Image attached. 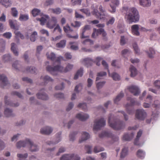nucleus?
Returning a JSON list of instances; mask_svg holds the SVG:
<instances>
[{
	"instance_id": "b1692460",
	"label": "nucleus",
	"mask_w": 160,
	"mask_h": 160,
	"mask_svg": "<svg viewBox=\"0 0 160 160\" xmlns=\"http://www.w3.org/2000/svg\"><path fill=\"white\" fill-rule=\"evenodd\" d=\"M37 96L38 98L43 100H47L48 99V96L43 92L37 93Z\"/></svg>"
},
{
	"instance_id": "ea45409f",
	"label": "nucleus",
	"mask_w": 160,
	"mask_h": 160,
	"mask_svg": "<svg viewBox=\"0 0 160 160\" xmlns=\"http://www.w3.org/2000/svg\"><path fill=\"white\" fill-rule=\"evenodd\" d=\"M128 154V148H124L122 150L121 154L120 157L121 158H124Z\"/></svg>"
},
{
	"instance_id": "cd10ccee",
	"label": "nucleus",
	"mask_w": 160,
	"mask_h": 160,
	"mask_svg": "<svg viewBox=\"0 0 160 160\" xmlns=\"http://www.w3.org/2000/svg\"><path fill=\"white\" fill-rule=\"evenodd\" d=\"M83 74V69L81 68L76 73L74 76V79L75 80L77 79L78 77H82Z\"/></svg>"
},
{
	"instance_id": "a878e982",
	"label": "nucleus",
	"mask_w": 160,
	"mask_h": 160,
	"mask_svg": "<svg viewBox=\"0 0 160 160\" xmlns=\"http://www.w3.org/2000/svg\"><path fill=\"white\" fill-rule=\"evenodd\" d=\"M129 70L131 72V77H135L137 74V70L135 67L132 65H131Z\"/></svg>"
},
{
	"instance_id": "9b49d317",
	"label": "nucleus",
	"mask_w": 160,
	"mask_h": 160,
	"mask_svg": "<svg viewBox=\"0 0 160 160\" xmlns=\"http://www.w3.org/2000/svg\"><path fill=\"white\" fill-rule=\"evenodd\" d=\"M92 13L93 15H95L96 17L102 20H105L106 17H107V15L106 14L105 12L102 13V14L98 12V11L97 9H94L92 11Z\"/></svg>"
},
{
	"instance_id": "de8ad7c7",
	"label": "nucleus",
	"mask_w": 160,
	"mask_h": 160,
	"mask_svg": "<svg viewBox=\"0 0 160 160\" xmlns=\"http://www.w3.org/2000/svg\"><path fill=\"white\" fill-rule=\"evenodd\" d=\"M37 36V33L36 32L34 31L31 34L30 37V39L32 42H34L36 40V38Z\"/></svg>"
},
{
	"instance_id": "603ef678",
	"label": "nucleus",
	"mask_w": 160,
	"mask_h": 160,
	"mask_svg": "<svg viewBox=\"0 0 160 160\" xmlns=\"http://www.w3.org/2000/svg\"><path fill=\"white\" fill-rule=\"evenodd\" d=\"M81 25V23L78 21H75L74 23H71V26L76 28H78Z\"/></svg>"
},
{
	"instance_id": "f03ea898",
	"label": "nucleus",
	"mask_w": 160,
	"mask_h": 160,
	"mask_svg": "<svg viewBox=\"0 0 160 160\" xmlns=\"http://www.w3.org/2000/svg\"><path fill=\"white\" fill-rule=\"evenodd\" d=\"M109 126L115 130H120L124 128L125 123L115 118L113 116L110 114L108 118Z\"/></svg>"
},
{
	"instance_id": "393cba45",
	"label": "nucleus",
	"mask_w": 160,
	"mask_h": 160,
	"mask_svg": "<svg viewBox=\"0 0 160 160\" xmlns=\"http://www.w3.org/2000/svg\"><path fill=\"white\" fill-rule=\"evenodd\" d=\"M8 99V97L7 96H5L4 98L5 103V104L6 105H9L12 107H17L19 106V103L17 102L16 103H12L7 100Z\"/></svg>"
},
{
	"instance_id": "0eeeda50",
	"label": "nucleus",
	"mask_w": 160,
	"mask_h": 160,
	"mask_svg": "<svg viewBox=\"0 0 160 160\" xmlns=\"http://www.w3.org/2000/svg\"><path fill=\"white\" fill-rule=\"evenodd\" d=\"M147 116V113L143 109H137L136 112L135 117L140 120H144Z\"/></svg>"
},
{
	"instance_id": "774afa93",
	"label": "nucleus",
	"mask_w": 160,
	"mask_h": 160,
	"mask_svg": "<svg viewBox=\"0 0 160 160\" xmlns=\"http://www.w3.org/2000/svg\"><path fill=\"white\" fill-rule=\"evenodd\" d=\"M74 42H69V44L71 45V49L74 50H76L78 49V47L77 45H72Z\"/></svg>"
},
{
	"instance_id": "79ce46f5",
	"label": "nucleus",
	"mask_w": 160,
	"mask_h": 160,
	"mask_svg": "<svg viewBox=\"0 0 160 160\" xmlns=\"http://www.w3.org/2000/svg\"><path fill=\"white\" fill-rule=\"evenodd\" d=\"M66 43V40H62L59 43H58L56 44V47L58 48L64 47L65 46Z\"/></svg>"
},
{
	"instance_id": "4d7b16f0",
	"label": "nucleus",
	"mask_w": 160,
	"mask_h": 160,
	"mask_svg": "<svg viewBox=\"0 0 160 160\" xmlns=\"http://www.w3.org/2000/svg\"><path fill=\"white\" fill-rule=\"evenodd\" d=\"M105 83V82L103 81L98 83L96 84V87L98 89L101 88Z\"/></svg>"
},
{
	"instance_id": "7c9ffc66",
	"label": "nucleus",
	"mask_w": 160,
	"mask_h": 160,
	"mask_svg": "<svg viewBox=\"0 0 160 160\" xmlns=\"http://www.w3.org/2000/svg\"><path fill=\"white\" fill-rule=\"evenodd\" d=\"M0 3L6 7H9L11 4V1L9 0H0Z\"/></svg>"
},
{
	"instance_id": "2eb2a0df",
	"label": "nucleus",
	"mask_w": 160,
	"mask_h": 160,
	"mask_svg": "<svg viewBox=\"0 0 160 160\" xmlns=\"http://www.w3.org/2000/svg\"><path fill=\"white\" fill-rule=\"evenodd\" d=\"M81 62L82 64L87 67L92 66L94 63L93 62L92 60L88 58L84 59Z\"/></svg>"
},
{
	"instance_id": "412c9836",
	"label": "nucleus",
	"mask_w": 160,
	"mask_h": 160,
	"mask_svg": "<svg viewBox=\"0 0 160 160\" xmlns=\"http://www.w3.org/2000/svg\"><path fill=\"white\" fill-rule=\"evenodd\" d=\"M89 138L90 135L88 133L86 132H83L82 134V137L79 139V142L81 143L82 142L87 140Z\"/></svg>"
},
{
	"instance_id": "20e7f679",
	"label": "nucleus",
	"mask_w": 160,
	"mask_h": 160,
	"mask_svg": "<svg viewBox=\"0 0 160 160\" xmlns=\"http://www.w3.org/2000/svg\"><path fill=\"white\" fill-rule=\"evenodd\" d=\"M16 146L18 148L26 146L30 147V150L31 152H35L38 150V146L33 144V142L28 139H26L25 141H19L17 143Z\"/></svg>"
},
{
	"instance_id": "c85d7f7f",
	"label": "nucleus",
	"mask_w": 160,
	"mask_h": 160,
	"mask_svg": "<svg viewBox=\"0 0 160 160\" xmlns=\"http://www.w3.org/2000/svg\"><path fill=\"white\" fill-rule=\"evenodd\" d=\"M136 155L138 157L142 159L145 157V153L142 150L139 149L137 152Z\"/></svg>"
},
{
	"instance_id": "69168bd1",
	"label": "nucleus",
	"mask_w": 160,
	"mask_h": 160,
	"mask_svg": "<svg viewBox=\"0 0 160 160\" xmlns=\"http://www.w3.org/2000/svg\"><path fill=\"white\" fill-rule=\"evenodd\" d=\"M154 84L156 88L158 89H160V80H156L154 82Z\"/></svg>"
},
{
	"instance_id": "09e8293b",
	"label": "nucleus",
	"mask_w": 160,
	"mask_h": 160,
	"mask_svg": "<svg viewBox=\"0 0 160 160\" xmlns=\"http://www.w3.org/2000/svg\"><path fill=\"white\" fill-rule=\"evenodd\" d=\"M98 31L99 32V35L102 34V36L103 37L106 36L107 33L104 29L102 28L98 29Z\"/></svg>"
},
{
	"instance_id": "4468645a",
	"label": "nucleus",
	"mask_w": 160,
	"mask_h": 160,
	"mask_svg": "<svg viewBox=\"0 0 160 160\" xmlns=\"http://www.w3.org/2000/svg\"><path fill=\"white\" fill-rule=\"evenodd\" d=\"M128 89L134 96L138 95L140 92L138 88L136 86H132L128 87Z\"/></svg>"
},
{
	"instance_id": "49530a36",
	"label": "nucleus",
	"mask_w": 160,
	"mask_h": 160,
	"mask_svg": "<svg viewBox=\"0 0 160 160\" xmlns=\"http://www.w3.org/2000/svg\"><path fill=\"white\" fill-rule=\"evenodd\" d=\"M11 58V56L9 54H5L2 57L3 61L4 62L9 61Z\"/></svg>"
},
{
	"instance_id": "bf43d9fd",
	"label": "nucleus",
	"mask_w": 160,
	"mask_h": 160,
	"mask_svg": "<svg viewBox=\"0 0 160 160\" xmlns=\"http://www.w3.org/2000/svg\"><path fill=\"white\" fill-rule=\"evenodd\" d=\"M98 29H93V32L92 33V38H96L98 36L99 34V32H98Z\"/></svg>"
},
{
	"instance_id": "0e129e2a",
	"label": "nucleus",
	"mask_w": 160,
	"mask_h": 160,
	"mask_svg": "<svg viewBox=\"0 0 160 160\" xmlns=\"http://www.w3.org/2000/svg\"><path fill=\"white\" fill-rule=\"evenodd\" d=\"M54 97L58 99L62 98H64V94L60 93H56L54 95Z\"/></svg>"
},
{
	"instance_id": "37998d69",
	"label": "nucleus",
	"mask_w": 160,
	"mask_h": 160,
	"mask_svg": "<svg viewBox=\"0 0 160 160\" xmlns=\"http://www.w3.org/2000/svg\"><path fill=\"white\" fill-rule=\"evenodd\" d=\"M107 73L106 72H98L97 74V77L96 78V81H97L99 80L100 78L99 77H103L106 75Z\"/></svg>"
},
{
	"instance_id": "e2e57ef3",
	"label": "nucleus",
	"mask_w": 160,
	"mask_h": 160,
	"mask_svg": "<svg viewBox=\"0 0 160 160\" xmlns=\"http://www.w3.org/2000/svg\"><path fill=\"white\" fill-rule=\"evenodd\" d=\"M133 47L136 53L139 54V50L138 48L137 45L136 43H134L133 45Z\"/></svg>"
},
{
	"instance_id": "c9c22d12",
	"label": "nucleus",
	"mask_w": 160,
	"mask_h": 160,
	"mask_svg": "<svg viewBox=\"0 0 160 160\" xmlns=\"http://www.w3.org/2000/svg\"><path fill=\"white\" fill-rule=\"evenodd\" d=\"M29 19L28 16L27 14H20L19 20L21 21H26Z\"/></svg>"
},
{
	"instance_id": "1a4fd4ad",
	"label": "nucleus",
	"mask_w": 160,
	"mask_h": 160,
	"mask_svg": "<svg viewBox=\"0 0 160 160\" xmlns=\"http://www.w3.org/2000/svg\"><path fill=\"white\" fill-rule=\"evenodd\" d=\"M102 64L106 69L108 70V75L109 76H111L113 79L115 81L118 80L120 79V77L119 75L115 72H113L112 74H110L109 71L108 69V64L104 60H103L102 62Z\"/></svg>"
},
{
	"instance_id": "e433bc0d",
	"label": "nucleus",
	"mask_w": 160,
	"mask_h": 160,
	"mask_svg": "<svg viewBox=\"0 0 160 160\" xmlns=\"http://www.w3.org/2000/svg\"><path fill=\"white\" fill-rule=\"evenodd\" d=\"M5 42L3 39L0 40V52H3L5 49Z\"/></svg>"
},
{
	"instance_id": "338daca9",
	"label": "nucleus",
	"mask_w": 160,
	"mask_h": 160,
	"mask_svg": "<svg viewBox=\"0 0 160 160\" xmlns=\"http://www.w3.org/2000/svg\"><path fill=\"white\" fill-rule=\"evenodd\" d=\"M77 134L76 132H73L70 133L69 135L70 140L71 141H73L75 139V135Z\"/></svg>"
},
{
	"instance_id": "dca6fc26",
	"label": "nucleus",
	"mask_w": 160,
	"mask_h": 160,
	"mask_svg": "<svg viewBox=\"0 0 160 160\" xmlns=\"http://www.w3.org/2000/svg\"><path fill=\"white\" fill-rule=\"evenodd\" d=\"M112 3L110 5L112 11V12H114L116 11V8L119 4V0H111Z\"/></svg>"
},
{
	"instance_id": "5fc2aeb1",
	"label": "nucleus",
	"mask_w": 160,
	"mask_h": 160,
	"mask_svg": "<svg viewBox=\"0 0 160 160\" xmlns=\"http://www.w3.org/2000/svg\"><path fill=\"white\" fill-rule=\"evenodd\" d=\"M78 107L79 108H81L84 110H86L87 108L86 104L85 103H80L78 106Z\"/></svg>"
},
{
	"instance_id": "423d86ee",
	"label": "nucleus",
	"mask_w": 160,
	"mask_h": 160,
	"mask_svg": "<svg viewBox=\"0 0 160 160\" xmlns=\"http://www.w3.org/2000/svg\"><path fill=\"white\" fill-rule=\"evenodd\" d=\"M93 129L98 130L105 126L106 121L103 118H101L99 119H96L94 122Z\"/></svg>"
},
{
	"instance_id": "ddd939ff",
	"label": "nucleus",
	"mask_w": 160,
	"mask_h": 160,
	"mask_svg": "<svg viewBox=\"0 0 160 160\" xmlns=\"http://www.w3.org/2000/svg\"><path fill=\"white\" fill-rule=\"evenodd\" d=\"M57 22V18L54 17H52L51 21L47 23V27L50 29H52L55 26Z\"/></svg>"
},
{
	"instance_id": "473e14b6",
	"label": "nucleus",
	"mask_w": 160,
	"mask_h": 160,
	"mask_svg": "<svg viewBox=\"0 0 160 160\" xmlns=\"http://www.w3.org/2000/svg\"><path fill=\"white\" fill-rule=\"evenodd\" d=\"M15 45L16 44L14 43H12L11 44V50L15 56H18V53L17 48L15 47Z\"/></svg>"
},
{
	"instance_id": "f257e3e1",
	"label": "nucleus",
	"mask_w": 160,
	"mask_h": 160,
	"mask_svg": "<svg viewBox=\"0 0 160 160\" xmlns=\"http://www.w3.org/2000/svg\"><path fill=\"white\" fill-rule=\"evenodd\" d=\"M73 68V65L68 64L65 68L60 65H57L54 67L49 65L46 67V69L52 74L54 75L57 74V72H67L72 70Z\"/></svg>"
},
{
	"instance_id": "58836bf2",
	"label": "nucleus",
	"mask_w": 160,
	"mask_h": 160,
	"mask_svg": "<svg viewBox=\"0 0 160 160\" xmlns=\"http://www.w3.org/2000/svg\"><path fill=\"white\" fill-rule=\"evenodd\" d=\"M124 94L123 93L121 92L114 99V102L115 103H117V102L120 100V99L123 97Z\"/></svg>"
},
{
	"instance_id": "c756f323",
	"label": "nucleus",
	"mask_w": 160,
	"mask_h": 160,
	"mask_svg": "<svg viewBox=\"0 0 160 160\" xmlns=\"http://www.w3.org/2000/svg\"><path fill=\"white\" fill-rule=\"evenodd\" d=\"M4 114L6 117H9L13 116L12 111L9 108H6L5 109Z\"/></svg>"
},
{
	"instance_id": "680f3d73",
	"label": "nucleus",
	"mask_w": 160,
	"mask_h": 160,
	"mask_svg": "<svg viewBox=\"0 0 160 160\" xmlns=\"http://www.w3.org/2000/svg\"><path fill=\"white\" fill-rule=\"evenodd\" d=\"M9 22L10 25L12 28L13 29H16V28L14 25L15 22H16L15 21H13L12 20H9Z\"/></svg>"
},
{
	"instance_id": "f3484780",
	"label": "nucleus",
	"mask_w": 160,
	"mask_h": 160,
	"mask_svg": "<svg viewBox=\"0 0 160 160\" xmlns=\"http://www.w3.org/2000/svg\"><path fill=\"white\" fill-rule=\"evenodd\" d=\"M76 117L80 120L83 121L88 119L89 116L86 114L79 113L76 115Z\"/></svg>"
},
{
	"instance_id": "8fccbe9b",
	"label": "nucleus",
	"mask_w": 160,
	"mask_h": 160,
	"mask_svg": "<svg viewBox=\"0 0 160 160\" xmlns=\"http://www.w3.org/2000/svg\"><path fill=\"white\" fill-rule=\"evenodd\" d=\"M61 134V132H59L57 134V139L58 140V141L56 142H55L54 143H53L52 141H49V142H48L47 144L48 145H51L52 144H56L57 143H58L61 140L60 138V136Z\"/></svg>"
},
{
	"instance_id": "864d4df0",
	"label": "nucleus",
	"mask_w": 160,
	"mask_h": 160,
	"mask_svg": "<svg viewBox=\"0 0 160 160\" xmlns=\"http://www.w3.org/2000/svg\"><path fill=\"white\" fill-rule=\"evenodd\" d=\"M80 11L85 13L87 16H89L90 15L91 13L90 11L87 9H82Z\"/></svg>"
},
{
	"instance_id": "a19ab883",
	"label": "nucleus",
	"mask_w": 160,
	"mask_h": 160,
	"mask_svg": "<svg viewBox=\"0 0 160 160\" xmlns=\"http://www.w3.org/2000/svg\"><path fill=\"white\" fill-rule=\"evenodd\" d=\"M36 69L33 67H30L27 68L24 72H29L32 73H34L36 72Z\"/></svg>"
},
{
	"instance_id": "aec40b11",
	"label": "nucleus",
	"mask_w": 160,
	"mask_h": 160,
	"mask_svg": "<svg viewBox=\"0 0 160 160\" xmlns=\"http://www.w3.org/2000/svg\"><path fill=\"white\" fill-rule=\"evenodd\" d=\"M40 79H42L44 82L43 83L41 84L42 85H45L48 82H52L53 80L50 77L47 75L44 77L41 76Z\"/></svg>"
},
{
	"instance_id": "72a5a7b5",
	"label": "nucleus",
	"mask_w": 160,
	"mask_h": 160,
	"mask_svg": "<svg viewBox=\"0 0 160 160\" xmlns=\"http://www.w3.org/2000/svg\"><path fill=\"white\" fill-rule=\"evenodd\" d=\"M149 58H152L153 57V55L155 54L154 50L152 48H149V51H146Z\"/></svg>"
},
{
	"instance_id": "a211bd4d",
	"label": "nucleus",
	"mask_w": 160,
	"mask_h": 160,
	"mask_svg": "<svg viewBox=\"0 0 160 160\" xmlns=\"http://www.w3.org/2000/svg\"><path fill=\"white\" fill-rule=\"evenodd\" d=\"M52 129L49 127H46L41 129V133L42 134L48 135L50 134L52 131Z\"/></svg>"
},
{
	"instance_id": "bb28decb",
	"label": "nucleus",
	"mask_w": 160,
	"mask_h": 160,
	"mask_svg": "<svg viewBox=\"0 0 160 160\" xmlns=\"http://www.w3.org/2000/svg\"><path fill=\"white\" fill-rule=\"evenodd\" d=\"M112 136V133L109 132H103L99 135V137L101 138L104 137H110Z\"/></svg>"
},
{
	"instance_id": "5701e85b",
	"label": "nucleus",
	"mask_w": 160,
	"mask_h": 160,
	"mask_svg": "<svg viewBox=\"0 0 160 160\" xmlns=\"http://www.w3.org/2000/svg\"><path fill=\"white\" fill-rule=\"evenodd\" d=\"M140 5L143 7H148L150 6V0H139Z\"/></svg>"
},
{
	"instance_id": "39448f33",
	"label": "nucleus",
	"mask_w": 160,
	"mask_h": 160,
	"mask_svg": "<svg viewBox=\"0 0 160 160\" xmlns=\"http://www.w3.org/2000/svg\"><path fill=\"white\" fill-rule=\"evenodd\" d=\"M128 101H129L130 103H127L126 106V111L128 113L131 114L133 110L132 109V107L134 105H139V103L138 102H137L135 101L134 99L132 98L131 97H128L127 98Z\"/></svg>"
},
{
	"instance_id": "f8f14e48",
	"label": "nucleus",
	"mask_w": 160,
	"mask_h": 160,
	"mask_svg": "<svg viewBox=\"0 0 160 160\" xmlns=\"http://www.w3.org/2000/svg\"><path fill=\"white\" fill-rule=\"evenodd\" d=\"M0 82H1V86L3 88L9 86L10 83L8 82L7 78L4 74H0Z\"/></svg>"
},
{
	"instance_id": "4be33fe9",
	"label": "nucleus",
	"mask_w": 160,
	"mask_h": 160,
	"mask_svg": "<svg viewBox=\"0 0 160 160\" xmlns=\"http://www.w3.org/2000/svg\"><path fill=\"white\" fill-rule=\"evenodd\" d=\"M134 136V133L132 132L130 134H125L123 136L122 139L126 141H129L132 139Z\"/></svg>"
},
{
	"instance_id": "052dcab7",
	"label": "nucleus",
	"mask_w": 160,
	"mask_h": 160,
	"mask_svg": "<svg viewBox=\"0 0 160 160\" xmlns=\"http://www.w3.org/2000/svg\"><path fill=\"white\" fill-rule=\"evenodd\" d=\"M37 19L38 21H40L41 24L43 25L45 23L47 20L46 19L43 17H42L41 18H37Z\"/></svg>"
},
{
	"instance_id": "7ed1b4c3",
	"label": "nucleus",
	"mask_w": 160,
	"mask_h": 160,
	"mask_svg": "<svg viewBox=\"0 0 160 160\" xmlns=\"http://www.w3.org/2000/svg\"><path fill=\"white\" fill-rule=\"evenodd\" d=\"M126 17L130 22H136L139 20V15L137 10L134 8H126Z\"/></svg>"
},
{
	"instance_id": "9d476101",
	"label": "nucleus",
	"mask_w": 160,
	"mask_h": 160,
	"mask_svg": "<svg viewBox=\"0 0 160 160\" xmlns=\"http://www.w3.org/2000/svg\"><path fill=\"white\" fill-rule=\"evenodd\" d=\"M46 55L48 59L58 63H60L61 61L63 59L62 57L61 56L56 57L55 54L53 52H51L50 53H47Z\"/></svg>"
},
{
	"instance_id": "a18cd8bd",
	"label": "nucleus",
	"mask_w": 160,
	"mask_h": 160,
	"mask_svg": "<svg viewBox=\"0 0 160 160\" xmlns=\"http://www.w3.org/2000/svg\"><path fill=\"white\" fill-rule=\"evenodd\" d=\"M32 14L33 16L35 17L40 14V11L38 9H34L32 11Z\"/></svg>"
},
{
	"instance_id": "13d9d810",
	"label": "nucleus",
	"mask_w": 160,
	"mask_h": 160,
	"mask_svg": "<svg viewBox=\"0 0 160 160\" xmlns=\"http://www.w3.org/2000/svg\"><path fill=\"white\" fill-rule=\"evenodd\" d=\"M83 43L84 44H88L91 45L93 43V41L90 39H87L85 40L83 42Z\"/></svg>"
},
{
	"instance_id": "4c0bfd02",
	"label": "nucleus",
	"mask_w": 160,
	"mask_h": 160,
	"mask_svg": "<svg viewBox=\"0 0 160 160\" xmlns=\"http://www.w3.org/2000/svg\"><path fill=\"white\" fill-rule=\"evenodd\" d=\"M63 29L64 31L66 33L71 32L73 31L68 24H67L65 26H64Z\"/></svg>"
},
{
	"instance_id": "6e6552de",
	"label": "nucleus",
	"mask_w": 160,
	"mask_h": 160,
	"mask_svg": "<svg viewBox=\"0 0 160 160\" xmlns=\"http://www.w3.org/2000/svg\"><path fill=\"white\" fill-rule=\"evenodd\" d=\"M80 157L78 155L74 154H64L60 158V160H80Z\"/></svg>"
},
{
	"instance_id": "2f4dec72",
	"label": "nucleus",
	"mask_w": 160,
	"mask_h": 160,
	"mask_svg": "<svg viewBox=\"0 0 160 160\" xmlns=\"http://www.w3.org/2000/svg\"><path fill=\"white\" fill-rule=\"evenodd\" d=\"M49 10L50 12L56 14H59L61 12V10L60 8H50Z\"/></svg>"
},
{
	"instance_id": "f704fd0d",
	"label": "nucleus",
	"mask_w": 160,
	"mask_h": 160,
	"mask_svg": "<svg viewBox=\"0 0 160 160\" xmlns=\"http://www.w3.org/2000/svg\"><path fill=\"white\" fill-rule=\"evenodd\" d=\"M90 29V26L89 25H86L85 26L84 28L83 29L82 32V33L81 38H87V36H85L84 35V32L87 30H89Z\"/></svg>"
},
{
	"instance_id": "6e6d98bb",
	"label": "nucleus",
	"mask_w": 160,
	"mask_h": 160,
	"mask_svg": "<svg viewBox=\"0 0 160 160\" xmlns=\"http://www.w3.org/2000/svg\"><path fill=\"white\" fill-rule=\"evenodd\" d=\"M104 149L103 148H100L99 147H95L94 149V152L95 153L98 152H100L103 151Z\"/></svg>"
},
{
	"instance_id": "6ab92c4d",
	"label": "nucleus",
	"mask_w": 160,
	"mask_h": 160,
	"mask_svg": "<svg viewBox=\"0 0 160 160\" xmlns=\"http://www.w3.org/2000/svg\"><path fill=\"white\" fill-rule=\"evenodd\" d=\"M139 29L138 25H134L131 27L132 32L133 34L136 36L139 35V32H138Z\"/></svg>"
},
{
	"instance_id": "c03bdc74",
	"label": "nucleus",
	"mask_w": 160,
	"mask_h": 160,
	"mask_svg": "<svg viewBox=\"0 0 160 160\" xmlns=\"http://www.w3.org/2000/svg\"><path fill=\"white\" fill-rule=\"evenodd\" d=\"M12 66L16 70H21V65L19 64L18 61L15 62L12 65Z\"/></svg>"
},
{
	"instance_id": "3c124183",
	"label": "nucleus",
	"mask_w": 160,
	"mask_h": 160,
	"mask_svg": "<svg viewBox=\"0 0 160 160\" xmlns=\"http://www.w3.org/2000/svg\"><path fill=\"white\" fill-rule=\"evenodd\" d=\"M11 14L14 17H16L17 16L18 12L16 8H11Z\"/></svg>"
}]
</instances>
